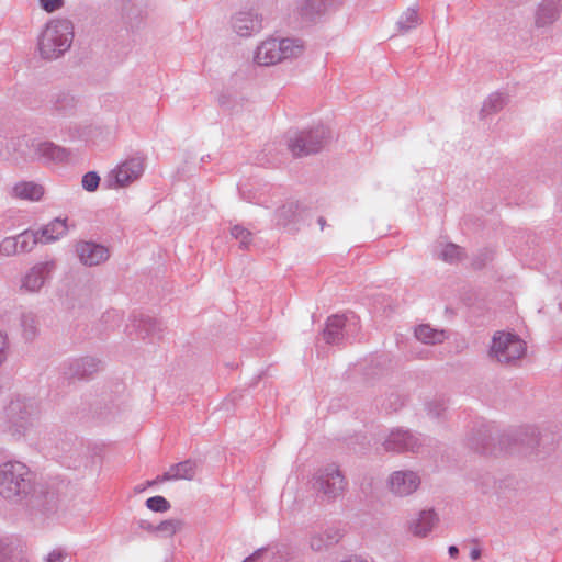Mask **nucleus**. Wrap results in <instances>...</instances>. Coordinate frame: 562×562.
I'll return each instance as SVG.
<instances>
[{
    "label": "nucleus",
    "instance_id": "obj_43",
    "mask_svg": "<svg viewBox=\"0 0 562 562\" xmlns=\"http://www.w3.org/2000/svg\"><path fill=\"white\" fill-rule=\"evenodd\" d=\"M369 441L366 436H357L353 441L350 442V448L355 453L364 454L369 450Z\"/></svg>",
    "mask_w": 562,
    "mask_h": 562
},
{
    "label": "nucleus",
    "instance_id": "obj_44",
    "mask_svg": "<svg viewBox=\"0 0 562 562\" xmlns=\"http://www.w3.org/2000/svg\"><path fill=\"white\" fill-rule=\"evenodd\" d=\"M427 412L428 415L434 418H439L442 413L446 411V404L443 401H432L427 403Z\"/></svg>",
    "mask_w": 562,
    "mask_h": 562
},
{
    "label": "nucleus",
    "instance_id": "obj_54",
    "mask_svg": "<svg viewBox=\"0 0 562 562\" xmlns=\"http://www.w3.org/2000/svg\"><path fill=\"white\" fill-rule=\"evenodd\" d=\"M218 102H220V104H221L222 106H223V105H226V104L228 103V97H227V95H225V94L220 95V98H218Z\"/></svg>",
    "mask_w": 562,
    "mask_h": 562
},
{
    "label": "nucleus",
    "instance_id": "obj_1",
    "mask_svg": "<svg viewBox=\"0 0 562 562\" xmlns=\"http://www.w3.org/2000/svg\"><path fill=\"white\" fill-rule=\"evenodd\" d=\"M35 485L34 474L24 463L8 461L0 465V495L3 498L27 505Z\"/></svg>",
    "mask_w": 562,
    "mask_h": 562
},
{
    "label": "nucleus",
    "instance_id": "obj_24",
    "mask_svg": "<svg viewBox=\"0 0 562 562\" xmlns=\"http://www.w3.org/2000/svg\"><path fill=\"white\" fill-rule=\"evenodd\" d=\"M438 520V515L434 509H424L416 519L412 520L409 529L415 536L425 537L432 530Z\"/></svg>",
    "mask_w": 562,
    "mask_h": 562
},
{
    "label": "nucleus",
    "instance_id": "obj_38",
    "mask_svg": "<svg viewBox=\"0 0 562 562\" xmlns=\"http://www.w3.org/2000/svg\"><path fill=\"white\" fill-rule=\"evenodd\" d=\"M231 234L235 239L240 241V248L248 249L251 243V232L241 225H235L231 229Z\"/></svg>",
    "mask_w": 562,
    "mask_h": 562
},
{
    "label": "nucleus",
    "instance_id": "obj_29",
    "mask_svg": "<svg viewBox=\"0 0 562 562\" xmlns=\"http://www.w3.org/2000/svg\"><path fill=\"white\" fill-rule=\"evenodd\" d=\"M415 337L426 345L441 344L446 339L445 330L430 327L428 324H422L415 329Z\"/></svg>",
    "mask_w": 562,
    "mask_h": 562
},
{
    "label": "nucleus",
    "instance_id": "obj_60",
    "mask_svg": "<svg viewBox=\"0 0 562 562\" xmlns=\"http://www.w3.org/2000/svg\"><path fill=\"white\" fill-rule=\"evenodd\" d=\"M142 491H144V487L143 488H140V486L136 487V492H142Z\"/></svg>",
    "mask_w": 562,
    "mask_h": 562
},
{
    "label": "nucleus",
    "instance_id": "obj_16",
    "mask_svg": "<svg viewBox=\"0 0 562 562\" xmlns=\"http://www.w3.org/2000/svg\"><path fill=\"white\" fill-rule=\"evenodd\" d=\"M502 441L501 437L494 436L493 431L487 427H481L474 430L468 439L469 447L481 454H496L497 451H502V448H497L496 439Z\"/></svg>",
    "mask_w": 562,
    "mask_h": 562
},
{
    "label": "nucleus",
    "instance_id": "obj_46",
    "mask_svg": "<svg viewBox=\"0 0 562 562\" xmlns=\"http://www.w3.org/2000/svg\"><path fill=\"white\" fill-rule=\"evenodd\" d=\"M68 559V553L63 549L53 550L46 558V562H65Z\"/></svg>",
    "mask_w": 562,
    "mask_h": 562
},
{
    "label": "nucleus",
    "instance_id": "obj_27",
    "mask_svg": "<svg viewBox=\"0 0 562 562\" xmlns=\"http://www.w3.org/2000/svg\"><path fill=\"white\" fill-rule=\"evenodd\" d=\"M68 231L67 218L56 217L47 225L40 228L37 232L44 244L57 240L64 236Z\"/></svg>",
    "mask_w": 562,
    "mask_h": 562
},
{
    "label": "nucleus",
    "instance_id": "obj_53",
    "mask_svg": "<svg viewBox=\"0 0 562 562\" xmlns=\"http://www.w3.org/2000/svg\"><path fill=\"white\" fill-rule=\"evenodd\" d=\"M340 562H368V561H364L360 557L355 555V557H351V558H349L347 560H342Z\"/></svg>",
    "mask_w": 562,
    "mask_h": 562
},
{
    "label": "nucleus",
    "instance_id": "obj_15",
    "mask_svg": "<svg viewBox=\"0 0 562 562\" xmlns=\"http://www.w3.org/2000/svg\"><path fill=\"white\" fill-rule=\"evenodd\" d=\"M420 484V479L414 471H395L389 479L392 493L397 496H407L414 493Z\"/></svg>",
    "mask_w": 562,
    "mask_h": 562
},
{
    "label": "nucleus",
    "instance_id": "obj_8",
    "mask_svg": "<svg viewBox=\"0 0 562 562\" xmlns=\"http://www.w3.org/2000/svg\"><path fill=\"white\" fill-rule=\"evenodd\" d=\"M526 351V344L518 335L497 331L492 340L490 353L498 362L509 364L520 359Z\"/></svg>",
    "mask_w": 562,
    "mask_h": 562
},
{
    "label": "nucleus",
    "instance_id": "obj_36",
    "mask_svg": "<svg viewBox=\"0 0 562 562\" xmlns=\"http://www.w3.org/2000/svg\"><path fill=\"white\" fill-rule=\"evenodd\" d=\"M20 551L11 542L0 540V562H20Z\"/></svg>",
    "mask_w": 562,
    "mask_h": 562
},
{
    "label": "nucleus",
    "instance_id": "obj_3",
    "mask_svg": "<svg viewBox=\"0 0 562 562\" xmlns=\"http://www.w3.org/2000/svg\"><path fill=\"white\" fill-rule=\"evenodd\" d=\"M331 132L325 125L294 132L288 137V148L293 157L302 158L318 154L330 142Z\"/></svg>",
    "mask_w": 562,
    "mask_h": 562
},
{
    "label": "nucleus",
    "instance_id": "obj_45",
    "mask_svg": "<svg viewBox=\"0 0 562 562\" xmlns=\"http://www.w3.org/2000/svg\"><path fill=\"white\" fill-rule=\"evenodd\" d=\"M40 4L46 12H54L64 5V0H40Z\"/></svg>",
    "mask_w": 562,
    "mask_h": 562
},
{
    "label": "nucleus",
    "instance_id": "obj_17",
    "mask_svg": "<svg viewBox=\"0 0 562 562\" xmlns=\"http://www.w3.org/2000/svg\"><path fill=\"white\" fill-rule=\"evenodd\" d=\"M55 268L53 261L40 262L33 266L22 280V289L29 292H37L48 279Z\"/></svg>",
    "mask_w": 562,
    "mask_h": 562
},
{
    "label": "nucleus",
    "instance_id": "obj_25",
    "mask_svg": "<svg viewBox=\"0 0 562 562\" xmlns=\"http://www.w3.org/2000/svg\"><path fill=\"white\" fill-rule=\"evenodd\" d=\"M52 109L63 116L72 115L78 100L68 91H58L50 98Z\"/></svg>",
    "mask_w": 562,
    "mask_h": 562
},
{
    "label": "nucleus",
    "instance_id": "obj_56",
    "mask_svg": "<svg viewBox=\"0 0 562 562\" xmlns=\"http://www.w3.org/2000/svg\"><path fill=\"white\" fill-rule=\"evenodd\" d=\"M317 223L319 224L321 229H324V227H325V225H326V220H325V217L319 216V217L317 218Z\"/></svg>",
    "mask_w": 562,
    "mask_h": 562
},
{
    "label": "nucleus",
    "instance_id": "obj_33",
    "mask_svg": "<svg viewBox=\"0 0 562 562\" xmlns=\"http://www.w3.org/2000/svg\"><path fill=\"white\" fill-rule=\"evenodd\" d=\"M37 319L32 313H24L21 316L23 336L26 340H33L37 335Z\"/></svg>",
    "mask_w": 562,
    "mask_h": 562
},
{
    "label": "nucleus",
    "instance_id": "obj_59",
    "mask_svg": "<svg viewBox=\"0 0 562 562\" xmlns=\"http://www.w3.org/2000/svg\"><path fill=\"white\" fill-rule=\"evenodd\" d=\"M169 472L176 473V470L173 469V465L170 467Z\"/></svg>",
    "mask_w": 562,
    "mask_h": 562
},
{
    "label": "nucleus",
    "instance_id": "obj_37",
    "mask_svg": "<svg viewBox=\"0 0 562 562\" xmlns=\"http://www.w3.org/2000/svg\"><path fill=\"white\" fill-rule=\"evenodd\" d=\"M183 522L179 519L162 520L155 527L156 533H162L167 537H172L177 531L181 530Z\"/></svg>",
    "mask_w": 562,
    "mask_h": 562
},
{
    "label": "nucleus",
    "instance_id": "obj_11",
    "mask_svg": "<svg viewBox=\"0 0 562 562\" xmlns=\"http://www.w3.org/2000/svg\"><path fill=\"white\" fill-rule=\"evenodd\" d=\"M386 452H416L422 446L420 440L412 431L403 428H395L381 442Z\"/></svg>",
    "mask_w": 562,
    "mask_h": 562
},
{
    "label": "nucleus",
    "instance_id": "obj_52",
    "mask_svg": "<svg viewBox=\"0 0 562 562\" xmlns=\"http://www.w3.org/2000/svg\"><path fill=\"white\" fill-rule=\"evenodd\" d=\"M448 553L451 558H457L459 555V548L454 544L450 546L448 548Z\"/></svg>",
    "mask_w": 562,
    "mask_h": 562
},
{
    "label": "nucleus",
    "instance_id": "obj_2",
    "mask_svg": "<svg viewBox=\"0 0 562 562\" xmlns=\"http://www.w3.org/2000/svg\"><path fill=\"white\" fill-rule=\"evenodd\" d=\"M74 24L68 19L50 20L38 36L37 49L43 59L61 57L71 46Z\"/></svg>",
    "mask_w": 562,
    "mask_h": 562
},
{
    "label": "nucleus",
    "instance_id": "obj_39",
    "mask_svg": "<svg viewBox=\"0 0 562 562\" xmlns=\"http://www.w3.org/2000/svg\"><path fill=\"white\" fill-rule=\"evenodd\" d=\"M146 507L155 513H166L171 505L164 496H151L146 499Z\"/></svg>",
    "mask_w": 562,
    "mask_h": 562
},
{
    "label": "nucleus",
    "instance_id": "obj_10",
    "mask_svg": "<svg viewBox=\"0 0 562 562\" xmlns=\"http://www.w3.org/2000/svg\"><path fill=\"white\" fill-rule=\"evenodd\" d=\"M101 366L99 359L86 356L65 361L61 364V373L67 380H85L100 371Z\"/></svg>",
    "mask_w": 562,
    "mask_h": 562
},
{
    "label": "nucleus",
    "instance_id": "obj_23",
    "mask_svg": "<svg viewBox=\"0 0 562 562\" xmlns=\"http://www.w3.org/2000/svg\"><path fill=\"white\" fill-rule=\"evenodd\" d=\"M344 532L339 528H327L323 533L314 535L310 539V547L313 551H323L337 544Z\"/></svg>",
    "mask_w": 562,
    "mask_h": 562
},
{
    "label": "nucleus",
    "instance_id": "obj_28",
    "mask_svg": "<svg viewBox=\"0 0 562 562\" xmlns=\"http://www.w3.org/2000/svg\"><path fill=\"white\" fill-rule=\"evenodd\" d=\"M13 194L22 200L40 201L44 195V188L33 181H21L13 187Z\"/></svg>",
    "mask_w": 562,
    "mask_h": 562
},
{
    "label": "nucleus",
    "instance_id": "obj_49",
    "mask_svg": "<svg viewBox=\"0 0 562 562\" xmlns=\"http://www.w3.org/2000/svg\"><path fill=\"white\" fill-rule=\"evenodd\" d=\"M137 524H138V527L140 529H144V530H146L148 532H151V533H156V529H155L156 526L150 524L148 520L140 519V520H138Z\"/></svg>",
    "mask_w": 562,
    "mask_h": 562
},
{
    "label": "nucleus",
    "instance_id": "obj_50",
    "mask_svg": "<svg viewBox=\"0 0 562 562\" xmlns=\"http://www.w3.org/2000/svg\"><path fill=\"white\" fill-rule=\"evenodd\" d=\"M171 480H177V477H176V473H171L169 471L165 472L162 475L157 476V481H160V482H166V481H171Z\"/></svg>",
    "mask_w": 562,
    "mask_h": 562
},
{
    "label": "nucleus",
    "instance_id": "obj_34",
    "mask_svg": "<svg viewBox=\"0 0 562 562\" xmlns=\"http://www.w3.org/2000/svg\"><path fill=\"white\" fill-rule=\"evenodd\" d=\"M419 15L417 9L408 8L401 16L397 22V25L401 31L407 32L419 24Z\"/></svg>",
    "mask_w": 562,
    "mask_h": 562
},
{
    "label": "nucleus",
    "instance_id": "obj_13",
    "mask_svg": "<svg viewBox=\"0 0 562 562\" xmlns=\"http://www.w3.org/2000/svg\"><path fill=\"white\" fill-rule=\"evenodd\" d=\"M75 248L80 262L87 267L98 266L110 257L105 246L91 240H80Z\"/></svg>",
    "mask_w": 562,
    "mask_h": 562
},
{
    "label": "nucleus",
    "instance_id": "obj_55",
    "mask_svg": "<svg viewBox=\"0 0 562 562\" xmlns=\"http://www.w3.org/2000/svg\"><path fill=\"white\" fill-rule=\"evenodd\" d=\"M484 265H485L484 260L476 259L473 261V266L477 269H481Z\"/></svg>",
    "mask_w": 562,
    "mask_h": 562
},
{
    "label": "nucleus",
    "instance_id": "obj_7",
    "mask_svg": "<svg viewBox=\"0 0 562 562\" xmlns=\"http://www.w3.org/2000/svg\"><path fill=\"white\" fill-rule=\"evenodd\" d=\"M69 491L65 481H50L35 485L27 502V507L42 513H54L64 502Z\"/></svg>",
    "mask_w": 562,
    "mask_h": 562
},
{
    "label": "nucleus",
    "instance_id": "obj_48",
    "mask_svg": "<svg viewBox=\"0 0 562 562\" xmlns=\"http://www.w3.org/2000/svg\"><path fill=\"white\" fill-rule=\"evenodd\" d=\"M266 551L267 548H259L252 554L247 557L243 562H259L262 559Z\"/></svg>",
    "mask_w": 562,
    "mask_h": 562
},
{
    "label": "nucleus",
    "instance_id": "obj_42",
    "mask_svg": "<svg viewBox=\"0 0 562 562\" xmlns=\"http://www.w3.org/2000/svg\"><path fill=\"white\" fill-rule=\"evenodd\" d=\"M0 251L5 256H12L20 252L15 237H8L0 244Z\"/></svg>",
    "mask_w": 562,
    "mask_h": 562
},
{
    "label": "nucleus",
    "instance_id": "obj_5",
    "mask_svg": "<svg viewBox=\"0 0 562 562\" xmlns=\"http://www.w3.org/2000/svg\"><path fill=\"white\" fill-rule=\"evenodd\" d=\"M36 419V408L33 404L12 401L4 409L0 420V430L14 438L23 437L33 427Z\"/></svg>",
    "mask_w": 562,
    "mask_h": 562
},
{
    "label": "nucleus",
    "instance_id": "obj_21",
    "mask_svg": "<svg viewBox=\"0 0 562 562\" xmlns=\"http://www.w3.org/2000/svg\"><path fill=\"white\" fill-rule=\"evenodd\" d=\"M333 5V0H299L295 11L307 22H313L325 14Z\"/></svg>",
    "mask_w": 562,
    "mask_h": 562
},
{
    "label": "nucleus",
    "instance_id": "obj_57",
    "mask_svg": "<svg viewBox=\"0 0 562 562\" xmlns=\"http://www.w3.org/2000/svg\"><path fill=\"white\" fill-rule=\"evenodd\" d=\"M530 441H531L532 447L539 445V440H538L537 436L535 435L533 430H532V437H531Z\"/></svg>",
    "mask_w": 562,
    "mask_h": 562
},
{
    "label": "nucleus",
    "instance_id": "obj_20",
    "mask_svg": "<svg viewBox=\"0 0 562 562\" xmlns=\"http://www.w3.org/2000/svg\"><path fill=\"white\" fill-rule=\"evenodd\" d=\"M232 26L239 36H250L261 29V19L252 11H241L232 19Z\"/></svg>",
    "mask_w": 562,
    "mask_h": 562
},
{
    "label": "nucleus",
    "instance_id": "obj_31",
    "mask_svg": "<svg viewBox=\"0 0 562 562\" xmlns=\"http://www.w3.org/2000/svg\"><path fill=\"white\" fill-rule=\"evenodd\" d=\"M506 104V97L502 93H493L488 97V99L484 102L480 115L481 117H485L492 113H496L501 111Z\"/></svg>",
    "mask_w": 562,
    "mask_h": 562
},
{
    "label": "nucleus",
    "instance_id": "obj_51",
    "mask_svg": "<svg viewBox=\"0 0 562 562\" xmlns=\"http://www.w3.org/2000/svg\"><path fill=\"white\" fill-rule=\"evenodd\" d=\"M482 551L480 548H474L470 552V557L473 561H476L481 558Z\"/></svg>",
    "mask_w": 562,
    "mask_h": 562
},
{
    "label": "nucleus",
    "instance_id": "obj_47",
    "mask_svg": "<svg viewBox=\"0 0 562 562\" xmlns=\"http://www.w3.org/2000/svg\"><path fill=\"white\" fill-rule=\"evenodd\" d=\"M8 337L0 331V367L8 358Z\"/></svg>",
    "mask_w": 562,
    "mask_h": 562
},
{
    "label": "nucleus",
    "instance_id": "obj_35",
    "mask_svg": "<svg viewBox=\"0 0 562 562\" xmlns=\"http://www.w3.org/2000/svg\"><path fill=\"white\" fill-rule=\"evenodd\" d=\"M438 257L449 263L457 262L463 257L462 248L456 244L449 243L443 246Z\"/></svg>",
    "mask_w": 562,
    "mask_h": 562
},
{
    "label": "nucleus",
    "instance_id": "obj_22",
    "mask_svg": "<svg viewBox=\"0 0 562 562\" xmlns=\"http://www.w3.org/2000/svg\"><path fill=\"white\" fill-rule=\"evenodd\" d=\"M37 139H31L26 136L12 138L7 148L12 151L15 161H35V143Z\"/></svg>",
    "mask_w": 562,
    "mask_h": 562
},
{
    "label": "nucleus",
    "instance_id": "obj_58",
    "mask_svg": "<svg viewBox=\"0 0 562 562\" xmlns=\"http://www.w3.org/2000/svg\"><path fill=\"white\" fill-rule=\"evenodd\" d=\"M158 483H160V481H157V477H156V479H155V480H153V481H148V482L146 483V485H147V486H154V485H156V484H158Z\"/></svg>",
    "mask_w": 562,
    "mask_h": 562
},
{
    "label": "nucleus",
    "instance_id": "obj_12",
    "mask_svg": "<svg viewBox=\"0 0 562 562\" xmlns=\"http://www.w3.org/2000/svg\"><path fill=\"white\" fill-rule=\"evenodd\" d=\"M128 335L133 333L143 340L154 341L160 339L162 334L161 323L149 315L139 314L133 316L132 324L127 325Z\"/></svg>",
    "mask_w": 562,
    "mask_h": 562
},
{
    "label": "nucleus",
    "instance_id": "obj_18",
    "mask_svg": "<svg viewBox=\"0 0 562 562\" xmlns=\"http://www.w3.org/2000/svg\"><path fill=\"white\" fill-rule=\"evenodd\" d=\"M35 160L45 162H65L70 157V151L50 140H37L35 143Z\"/></svg>",
    "mask_w": 562,
    "mask_h": 562
},
{
    "label": "nucleus",
    "instance_id": "obj_9",
    "mask_svg": "<svg viewBox=\"0 0 562 562\" xmlns=\"http://www.w3.org/2000/svg\"><path fill=\"white\" fill-rule=\"evenodd\" d=\"M356 316L350 318L345 314H335L326 319L325 327L321 333L322 339L326 345L341 346L348 337V327L352 323L356 325Z\"/></svg>",
    "mask_w": 562,
    "mask_h": 562
},
{
    "label": "nucleus",
    "instance_id": "obj_19",
    "mask_svg": "<svg viewBox=\"0 0 562 562\" xmlns=\"http://www.w3.org/2000/svg\"><path fill=\"white\" fill-rule=\"evenodd\" d=\"M562 13V0H542L536 10L535 25L547 27L557 22Z\"/></svg>",
    "mask_w": 562,
    "mask_h": 562
},
{
    "label": "nucleus",
    "instance_id": "obj_32",
    "mask_svg": "<svg viewBox=\"0 0 562 562\" xmlns=\"http://www.w3.org/2000/svg\"><path fill=\"white\" fill-rule=\"evenodd\" d=\"M173 469L176 470L177 480H193L196 470L195 461L188 459L177 464H173Z\"/></svg>",
    "mask_w": 562,
    "mask_h": 562
},
{
    "label": "nucleus",
    "instance_id": "obj_26",
    "mask_svg": "<svg viewBox=\"0 0 562 562\" xmlns=\"http://www.w3.org/2000/svg\"><path fill=\"white\" fill-rule=\"evenodd\" d=\"M304 210L299 202L290 201L277 210L278 225L288 226L292 222L303 220Z\"/></svg>",
    "mask_w": 562,
    "mask_h": 562
},
{
    "label": "nucleus",
    "instance_id": "obj_40",
    "mask_svg": "<svg viewBox=\"0 0 562 562\" xmlns=\"http://www.w3.org/2000/svg\"><path fill=\"white\" fill-rule=\"evenodd\" d=\"M404 405V398L396 392H391L382 403L387 413L397 412Z\"/></svg>",
    "mask_w": 562,
    "mask_h": 562
},
{
    "label": "nucleus",
    "instance_id": "obj_6",
    "mask_svg": "<svg viewBox=\"0 0 562 562\" xmlns=\"http://www.w3.org/2000/svg\"><path fill=\"white\" fill-rule=\"evenodd\" d=\"M311 486L322 502L329 503L344 494L347 482L336 465L328 464L313 474Z\"/></svg>",
    "mask_w": 562,
    "mask_h": 562
},
{
    "label": "nucleus",
    "instance_id": "obj_14",
    "mask_svg": "<svg viewBox=\"0 0 562 562\" xmlns=\"http://www.w3.org/2000/svg\"><path fill=\"white\" fill-rule=\"evenodd\" d=\"M144 172V158L132 157L112 171L116 187H126L137 180Z\"/></svg>",
    "mask_w": 562,
    "mask_h": 562
},
{
    "label": "nucleus",
    "instance_id": "obj_30",
    "mask_svg": "<svg viewBox=\"0 0 562 562\" xmlns=\"http://www.w3.org/2000/svg\"><path fill=\"white\" fill-rule=\"evenodd\" d=\"M20 252L31 251L37 243H43L37 231H24L15 236Z\"/></svg>",
    "mask_w": 562,
    "mask_h": 562
},
{
    "label": "nucleus",
    "instance_id": "obj_41",
    "mask_svg": "<svg viewBox=\"0 0 562 562\" xmlns=\"http://www.w3.org/2000/svg\"><path fill=\"white\" fill-rule=\"evenodd\" d=\"M100 180L97 171H88L82 176L81 184L86 191L94 192L99 188Z\"/></svg>",
    "mask_w": 562,
    "mask_h": 562
},
{
    "label": "nucleus",
    "instance_id": "obj_4",
    "mask_svg": "<svg viewBox=\"0 0 562 562\" xmlns=\"http://www.w3.org/2000/svg\"><path fill=\"white\" fill-rule=\"evenodd\" d=\"M303 43L299 38H269L257 47L255 61L261 66H270L296 58L303 54Z\"/></svg>",
    "mask_w": 562,
    "mask_h": 562
}]
</instances>
